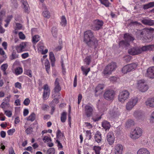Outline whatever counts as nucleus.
Masks as SVG:
<instances>
[{"instance_id": "obj_15", "label": "nucleus", "mask_w": 154, "mask_h": 154, "mask_svg": "<svg viewBox=\"0 0 154 154\" xmlns=\"http://www.w3.org/2000/svg\"><path fill=\"white\" fill-rule=\"evenodd\" d=\"M148 30L147 29H144L140 31L139 32L141 35L140 36L141 37H143L146 40H147L146 38H147V39H149L148 41H150L152 40V38L149 37L150 38L149 39L148 37H146L147 34H148Z\"/></svg>"}, {"instance_id": "obj_33", "label": "nucleus", "mask_w": 154, "mask_h": 154, "mask_svg": "<svg viewBox=\"0 0 154 154\" xmlns=\"http://www.w3.org/2000/svg\"><path fill=\"white\" fill-rule=\"evenodd\" d=\"M101 3L104 5L106 7H108L109 6L110 3L108 0H99Z\"/></svg>"}, {"instance_id": "obj_40", "label": "nucleus", "mask_w": 154, "mask_h": 154, "mask_svg": "<svg viewBox=\"0 0 154 154\" xmlns=\"http://www.w3.org/2000/svg\"><path fill=\"white\" fill-rule=\"evenodd\" d=\"M18 55L17 54L16 52L14 51H13L12 55L11 56V60H12L18 58Z\"/></svg>"}, {"instance_id": "obj_14", "label": "nucleus", "mask_w": 154, "mask_h": 154, "mask_svg": "<svg viewBox=\"0 0 154 154\" xmlns=\"http://www.w3.org/2000/svg\"><path fill=\"white\" fill-rule=\"evenodd\" d=\"M141 22L144 25L149 26L154 25V20L148 17L143 18L141 20Z\"/></svg>"}, {"instance_id": "obj_26", "label": "nucleus", "mask_w": 154, "mask_h": 154, "mask_svg": "<svg viewBox=\"0 0 154 154\" xmlns=\"http://www.w3.org/2000/svg\"><path fill=\"white\" fill-rule=\"evenodd\" d=\"M104 88V85L103 84H99L96 87L95 90V93H96L99 92V94L101 93V90L103 89Z\"/></svg>"}, {"instance_id": "obj_38", "label": "nucleus", "mask_w": 154, "mask_h": 154, "mask_svg": "<svg viewBox=\"0 0 154 154\" xmlns=\"http://www.w3.org/2000/svg\"><path fill=\"white\" fill-rule=\"evenodd\" d=\"M60 23L62 26H65L66 25V20L65 16H63L62 17Z\"/></svg>"}, {"instance_id": "obj_42", "label": "nucleus", "mask_w": 154, "mask_h": 154, "mask_svg": "<svg viewBox=\"0 0 154 154\" xmlns=\"http://www.w3.org/2000/svg\"><path fill=\"white\" fill-rule=\"evenodd\" d=\"M50 59L52 62H54L55 61V57L54 55L52 52H50L49 53Z\"/></svg>"}, {"instance_id": "obj_36", "label": "nucleus", "mask_w": 154, "mask_h": 154, "mask_svg": "<svg viewBox=\"0 0 154 154\" xmlns=\"http://www.w3.org/2000/svg\"><path fill=\"white\" fill-rule=\"evenodd\" d=\"M43 16L49 19L50 17V12L47 11H44L42 13Z\"/></svg>"}, {"instance_id": "obj_30", "label": "nucleus", "mask_w": 154, "mask_h": 154, "mask_svg": "<svg viewBox=\"0 0 154 154\" xmlns=\"http://www.w3.org/2000/svg\"><path fill=\"white\" fill-rule=\"evenodd\" d=\"M51 31L53 36L55 38H57V28L56 27H53L51 29Z\"/></svg>"}, {"instance_id": "obj_32", "label": "nucleus", "mask_w": 154, "mask_h": 154, "mask_svg": "<svg viewBox=\"0 0 154 154\" xmlns=\"http://www.w3.org/2000/svg\"><path fill=\"white\" fill-rule=\"evenodd\" d=\"M153 6H154V2H152L149 3L148 4L144 5L143 8L144 9H146Z\"/></svg>"}, {"instance_id": "obj_6", "label": "nucleus", "mask_w": 154, "mask_h": 154, "mask_svg": "<svg viewBox=\"0 0 154 154\" xmlns=\"http://www.w3.org/2000/svg\"><path fill=\"white\" fill-rule=\"evenodd\" d=\"M129 94H130L127 90H124L120 92L118 97L119 101L122 103H124L128 98Z\"/></svg>"}, {"instance_id": "obj_4", "label": "nucleus", "mask_w": 154, "mask_h": 154, "mask_svg": "<svg viewBox=\"0 0 154 154\" xmlns=\"http://www.w3.org/2000/svg\"><path fill=\"white\" fill-rule=\"evenodd\" d=\"M117 65L116 63L111 62L104 69L103 71V73L104 76L107 77L109 75L111 74L112 72L115 70Z\"/></svg>"}, {"instance_id": "obj_37", "label": "nucleus", "mask_w": 154, "mask_h": 154, "mask_svg": "<svg viewBox=\"0 0 154 154\" xmlns=\"http://www.w3.org/2000/svg\"><path fill=\"white\" fill-rule=\"evenodd\" d=\"M35 115L34 113H32L27 118V120L31 122L34 121L35 119Z\"/></svg>"}, {"instance_id": "obj_11", "label": "nucleus", "mask_w": 154, "mask_h": 154, "mask_svg": "<svg viewBox=\"0 0 154 154\" xmlns=\"http://www.w3.org/2000/svg\"><path fill=\"white\" fill-rule=\"evenodd\" d=\"M137 66V64L135 63L126 65L122 68V72L125 74L131 71L135 68Z\"/></svg>"}, {"instance_id": "obj_22", "label": "nucleus", "mask_w": 154, "mask_h": 154, "mask_svg": "<svg viewBox=\"0 0 154 154\" xmlns=\"http://www.w3.org/2000/svg\"><path fill=\"white\" fill-rule=\"evenodd\" d=\"M102 127L106 131L107 130L109 129L110 127V125L109 123L107 121L104 120L102 123Z\"/></svg>"}, {"instance_id": "obj_49", "label": "nucleus", "mask_w": 154, "mask_h": 154, "mask_svg": "<svg viewBox=\"0 0 154 154\" xmlns=\"http://www.w3.org/2000/svg\"><path fill=\"white\" fill-rule=\"evenodd\" d=\"M14 86L15 88H18L20 89L22 88V85L21 83L17 82L15 83Z\"/></svg>"}, {"instance_id": "obj_24", "label": "nucleus", "mask_w": 154, "mask_h": 154, "mask_svg": "<svg viewBox=\"0 0 154 154\" xmlns=\"http://www.w3.org/2000/svg\"><path fill=\"white\" fill-rule=\"evenodd\" d=\"M137 154H150V153L146 149L143 148L139 149Z\"/></svg>"}, {"instance_id": "obj_35", "label": "nucleus", "mask_w": 154, "mask_h": 154, "mask_svg": "<svg viewBox=\"0 0 154 154\" xmlns=\"http://www.w3.org/2000/svg\"><path fill=\"white\" fill-rule=\"evenodd\" d=\"M23 72V69L20 67H17L15 69V73L17 75L21 74Z\"/></svg>"}, {"instance_id": "obj_63", "label": "nucleus", "mask_w": 154, "mask_h": 154, "mask_svg": "<svg viewBox=\"0 0 154 154\" xmlns=\"http://www.w3.org/2000/svg\"><path fill=\"white\" fill-rule=\"evenodd\" d=\"M16 29H20L22 27V25L19 23H16Z\"/></svg>"}, {"instance_id": "obj_29", "label": "nucleus", "mask_w": 154, "mask_h": 154, "mask_svg": "<svg viewBox=\"0 0 154 154\" xmlns=\"http://www.w3.org/2000/svg\"><path fill=\"white\" fill-rule=\"evenodd\" d=\"M81 69L83 72V74L85 75V76H87L88 72L90 70V68H88L86 69L83 66H81Z\"/></svg>"}, {"instance_id": "obj_3", "label": "nucleus", "mask_w": 154, "mask_h": 154, "mask_svg": "<svg viewBox=\"0 0 154 154\" xmlns=\"http://www.w3.org/2000/svg\"><path fill=\"white\" fill-rule=\"evenodd\" d=\"M124 37L125 40L120 41L119 43V46L123 48L128 46L130 42L134 40V38L131 35L128 33L125 34Z\"/></svg>"}, {"instance_id": "obj_41", "label": "nucleus", "mask_w": 154, "mask_h": 154, "mask_svg": "<svg viewBox=\"0 0 154 154\" xmlns=\"http://www.w3.org/2000/svg\"><path fill=\"white\" fill-rule=\"evenodd\" d=\"M131 58V57L129 55H127L123 57V60H124L126 63H128L130 61Z\"/></svg>"}, {"instance_id": "obj_25", "label": "nucleus", "mask_w": 154, "mask_h": 154, "mask_svg": "<svg viewBox=\"0 0 154 154\" xmlns=\"http://www.w3.org/2000/svg\"><path fill=\"white\" fill-rule=\"evenodd\" d=\"M152 98H149L146 101L145 104L147 106H149L151 107H154V105L153 103Z\"/></svg>"}, {"instance_id": "obj_27", "label": "nucleus", "mask_w": 154, "mask_h": 154, "mask_svg": "<svg viewBox=\"0 0 154 154\" xmlns=\"http://www.w3.org/2000/svg\"><path fill=\"white\" fill-rule=\"evenodd\" d=\"M93 149L94 151L95 154H100V151L101 149V146H94Z\"/></svg>"}, {"instance_id": "obj_58", "label": "nucleus", "mask_w": 154, "mask_h": 154, "mask_svg": "<svg viewBox=\"0 0 154 154\" xmlns=\"http://www.w3.org/2000/svg\"><path fill=\"white\" fill-rule=\"evenodd\" d=\"M77 75H75V76L74 82H73V86L74 87H76L77 86Z\"/></svg>"}, {"instance_id": "obj_39", "label": "nucleus", "mask_w": 154, "mask_h": 154, "mask_svg": "<svg viewBox=\"0 0 154 154\" xmlns=\"http://www.w3.org/2000/svg\"><path fill=\"white\" fill-rule=\"evenodd\" d=\"M44 47L43 43L42 42H39L38 44V51H43Z\"/></svg>"}, {"instance_id": "obj_57", "label": "nucleus", "mask_w": 154, "mask_h": 154, "mask_svg": "<svg viewBox=\"0 0 154 154\" xmlns=\"http://www.w3.org/2000/svg\"><path fill=\"white\" fill-rule=\"evenodd\" d=\"M16 49L18 53H20L23 51L19 45L16 46Z\"/></svg>"}, {"instance_id": "obj_5", "label": "nucleus", "mask_w": 154, "mask_h": 154, "mask_svg": "<svg viewBox=\"0 0 154 154\" xmlns=\"http://www.w3.org/2000/svg\"><path fill=\"white\" fill-rule=\"evenodd\" d=\"M137 88L142 92H145L149 88L148 85L144 80H140L137 81Z\"/></svg>"}, {"instance_id": "obj_2", "label": "nucleus", "mask_w": 154, "mask_h": 154, "mask_svg": "<svg viewBox=\"0 0 154 154\" xmlns=\"http://www.w3.org/2000/svg\"><path fill=\"white\" fill-rule=\"evenodd\" d=\"M154 48V45H146L143 46L141 48L139 47H133L128 49V52L130 54L134 55L141 54L143 51H152Z\"/></svg>"}, {"instance_id": "obj_1", "label": "nucleus", "mask_w": 154, "mask_h": 154, "mask_svg": "<svg viewBox=\"0 0 154 154\" xmlns=\"http://www.w3.org/2000/svg\"><path fill=\"white\" fill-rule=\"evenodd\" d=\"M84 41L88 46L94 49L98 45V41L94 38L93 33L91 30L84 32Z\"/></svg>"}, {"instance_id": "obj_47", "label": "nucleus", "mask_w": 154, "mask_h": 154, "mask_svg": "<svg viewBox=\"0 0 154 154\" xmlns=\"http://www.w3.org/2000/svg\"><path fill=\"white\" fill-rule=\"evenodd\" d=\"M55 151L54 148H50L48 150L47 153L48 154H54Z\"/></svg>"}, {"instance_id": "obj_64", "label": "nucleus", "mask_w": 154, "mask_h": 154, "mask_svg": "<svg viewBox=\"0 0 154 154\" xmlns=\"http://www.w3.org/2000/svg\"><path fill=\"white\" fill-rule=\"evenodd\" d=\"M149 120L150 122L152 123L154 122V115H153L152 113L151 114Z\"/></svg>"}, {"instance_id": "obj_46", "label": "nucleus", "mask_w": 154, "mask_h": 154, "mask_svg": "<svg viewBox=\"0 0 154 154\" xmlns=\"http://www.w3.org/2000/svg\"><path fill=\"white\" fill-rule=\"evenodd\" d=\"M23 5H24V8L25 12H27L28 11V5L27 3L25 2L23 3Z\"/></svg>"}, {"instance_id": "obj_9", "label": "nucleus", "mask_w": 154, "mask_h": 154, "mask_svg": "<svg viewBox=\"0 0 154 154\" xmlns=\"http://www.w3.org/2000/svg\"><path fill=\"white\" fill-rule=\"evenodd\" d=\"M115 95L114 90H106L104 93L103 97L104 98L108 100H113Z\"/></svg>"}, {"instance_id": "obj_21", "label": "nucleus", "mask_w": 154, "mask_h": 154, "mask_svg": "<svg viewBox=\"0 0 154 154\" xmlns=\"http://www.w3.org/2000/svg\"><path fill=\"white\" fill-rule=\"evenodd\" d=\"M59 80L58 78L56 79L55 82V88L54 89L55 92L58 93L60 91L61 89V88L59 85Z\"/></svg>"}, {"instance_id": "obj_7", "label": "nucleus", "mask_w": 154, "mask_h": 154, "mask_svg": "<svg viewBox=\"0 0 154 154\" xmlns=\"http://www.w3.org/2000/svg\"><path fill=\"white\" fill-rule=\"evenodd\" d=\"M142 133L141 129L138 127H137L131 133L130 135V137L132 139H136L140 137Z\"/></svg>"}, {"instance_id": "obj_16", "label": "nucleus", "mask_w": 154, "mask_h": 154, "mask_svg": "<svg viewBox=\"0 0 154 154\" xmlns=\"http://www.w3.org/2000/svg\"><path fill=\"white\" fill-rule=\"evenodd\" d=\"M114 139V136L112 133L109 132L107 135L106 139L110 145H112L113 144Z\"/></svg>"}, {"instance_id": "obj_13", "label": "nucleus", "mask_w": 154, "mask_h": 154, "mask_svg": "<svg viewBox=\"0 0 154 154\" xmlns=\"http://www.w3.org/2000/svg\"><path fill=\"white\" fill-rule=\"evenodd\" d=\"M44 91L43 94L44 100H45L49 97L50 94V90L47 84H45L43 86Z\"/></svg>"}, {"instance_id": "obj_60", "label": "nucleus", "mask_w": 154, "mask_h": 154, "mask_svg": "<svg viewBox=\"0 0 154 154\" xmlns=\"http://www.w3.org/2000/svg\"><path fill=\"white\" fill-rule=\"evenodd\" d=\"M45 65L46 68H50V64L48 60H46L45 63Z\"/></svg>"}, {"instance_id": "obj_62", "label": "nucleus", "mask_w": 154, "mask_h": 154, "mask_svg": "<svg viewBox=\"0 0 154 154\" xmlns=\"http://www.w3.org/2000/svg\"><path fill=\"white\" fill-rule=\"evenodd\" d=\"M13 17L12 15L8 16L5 21L8 23H9Z\"/></svg>"}, {"instance_id": "obj_34", "label": "nucleus", "mask_w": 154, "mask_h": 154, "mask_svg": "<svg viewBox=\"0 0 154 154\" xmlns=\"http://www.w3.org/2000/svg\"><path fill=\"white\" fill-rule=\"evenodd\" d=\"M40 36L38 35H35L33 36L32 38V42L34 44H36L40 40Z\"/></svg>"}, {"instance_id": "obj_53", "label": "nucleus", "mask_w": 154, "mask_h": 154, "mask_svg": "<svg viewBox=\"0 0 154 154\" xmlns=\"http://www.w3.org/2000/svg\"><path fill=\"white\" fill-rule=\"evenodd\" d=\"M30 102V100L28 98H26L23 101V103L25 106H28Z\"/></svg>"}, {"instance_id": "obj_55", "label": "nucleus", "mask_w": 154, "mask_h": 154, "mask_svg": "<svg viewBox=\"0 0 154 154\" xmlns=\"http://www.w3.org/2000/svg\"><path fill=\"white\" fill-rule=\"evenodd\" d=\"M19 38L22 39H24L25 38V35L22 32H19Z\"/></svg>"}, {"instance_id": "obj_59", "label": "nucleus", "mask_w": 154, "mask_h": 154, "mask_svg": "<svg viewBox=\"0 0 154 154\" xmlns=\"http://www.w3.org/2000/svg\"><path fill=\"white\" fill-rule=\"evenodd\" d=\"M49 106L47 105L43 104L42 106V109L44 110H46L48 108Z\"/></svg>"}, {"instance_id": "obj_28", "label": "nucleus", "mask_w": 154, "mask_h": 154, "mask_svg": "<svg viewBox=\"0 0 154 154\" xmlns=\"http://www.w3.org/2000/svg\"><path fill=\"white\" fill-rule=\"evenodd\" d=\"M134 124V121L131 119L128 120L126 123V125L127 128H129L133 126Z\"/></svg>"}, {"instance_id": "obj_20", "label": "nucleus", "mask_w": 154, "mask_h": 154, "mask_svg": "<svg viewBox=\"0 0 154 154\" xmlns=\"http://www.w3.org/2000/svg\"><path fill=\"white\" fill-rule=\"evenodd\" d=\"M101 136V133L99 131H97L94 136L95 141L98 143H100L102 139Z\"/></svg>"}, {"instance_id": "obj_48", "label": "nucleus", "mask_w": 154, "mask_h": 154, "mask_svg": "<svg viewBox=\"0 0 154 154\" xmlns=\"http://www.w3.org/2000/svg\"><path fill=\"white\" fill-rule=\"evenodd\" d=\"M86 136L88 140H90L91 137V131H86Z\"/></svg>"}, {"instance_id": "obj_50", "label": "nucleus", "mask_w": 154, "mask_h": 154, "mask_svg": "<svg viewBox=\"0 0 154 154\" xmlns=\"http://www.w3.org/2000/svg\"><path fill=\"white\" fill-rule=\"evenodd\" d=\"M33 131V128L32 127L28 128L25 131V132L27 134H31Z\"/></svg>"}, {"instance_id": "obj_52", "label": "nucleus", "mask_w": 154, "mask_h": 154, "mask_svg": "<svg viewBox=\"0 0 154 154\" xmlns=\"http://www.w3.org/2000/svg\"><path fill=\"white\" fill-rule=\"evenodd\" d=\"M25 74L30 77H32V72L29 70H26L24 72Z\"/></svg>"}, {"instance_id": "obj_18", "label": "nucleus", "mask_w": 154, "mask_h": 154, "mask_svg": "<svg viewBox=\"0 0 154 154\" xmlns=\"http://www.w3.org/2000/svg\"><path fill=\"white\" fill-rule=\"evenodd\" d=\"M109 114L112 117L115 118L118 116L120 113L117 108L115 107L113 109L110 111Z\"/></svg>"}, {"instance_id": "obj_12", "label": "nucleus", "mask_w": 154, "mask_h": 154, "mask_svg": "<svg viewBox=\"0 0 154 154\" xmlns=\"http://www.w3.org/2000/svg\"><path fill=\"white\" fill-rule=\"evenodd\" d=\"M93 110V107L92 105L88 103L85 106V113L87 117H90L92 115Z\"/></svg>"}, {"instance_id": "obj_31", "label": "nucleus", "mask_w": 154, "mask_h": 154, "mask_svg": "<svg viewBox=\"0 0 154 154\" xmlns=\"http://www.w3.org/2000/svg\"><path fill=\"white\" fill-rule=\"evenodd\" d=\"M66 119V113L65 112H63L61 114L60 117L61 121L62 122H65Z\"/></svg>"}, {"instance_id": "obj_51", "label": "nucleus", "mask_w": 154, "mask_h": 154, "mask_svg": "<svg viewBox=\"0 0 154 154\" xmlns=\"http://www.w3.org/2000/svg\"><path fill=\"white\" fill-rule=\"evenodd\" d=\"M19 45L21 48L22 49L23 51H24V49L25 48L26 46V42H22L20 43Z\"/></svg>"}, {"instance_id": "obj_56", "label": "nucleus", "mask_w": 154, "mask_h": 154, "mask_svg": "<svg viewBox=\"0 0 154 154\" xmlns=\"http://www.w3.org/2000/svg\"><path fill=\"white\" fill-rule=\"evenodd\" d=\"M15 131L14 129H10L7 131V133L8 135H12Z\"/></svg>"}, {"instance_id": "obj_19", "label": "nucleus", "mask_w": 154, "mask_h": 154, "mask_svg": "<svg viewBox=\"0 0 154 154\" xmlns=\"http://www.w3.org/2000/svg\"><path fill=\"white\" fill-rule=\"evenodd\" d=\"M123 148L122 146L120 144H117L115 148V154H122Z\"/></svg>"}, {"instance_id": "obj_61", "label": "nucleus", "mask_w": 154, "mask_h": 154, "mask_svg": "<svg viewBox=\"0 0 154 154\" xmlns=\"http://www.w3.org/2000/svg\"><path fill=\"white\" fill-rule=\"evenodd\" d=\"M82 96L81 94H79L78 97V104H79L80 102L81 101L82 99Z\"/></svg>"}, {"instance_id": "obj_54", "label": "nucleus", "mask_w": 154, "mask_h": 154, "mask_svg": "<svg viewBox=\"0 0 154 154\" xmlns=\"http://www.w3.org/2000/svg\"><path fill=\"white\" fill-rule=\"evenodd\" d=\"M5 113L7 116L9 117H11L12 115L11 112L10 111L5 110Z\"/></svg>"}, {"instance_id": "obj_8", "label": "nucleus", "mask_w": 154, "mask_h": 154, "mask_svg": "<svg viewBox=\"0 0 154 154\" xmlns=\"http://www.w3.org/2000/svg\"><path fill=\"white\" fill-rule=\"evenodd\" d=\"M103 22L102 20L98 19L94 20L91 26V29L94 31H97L101 29L103 25Z\"/></svg>"}, {"instance_id": "obj_44", "label": "nucleus", "mask_w": 154, "mask_h": 154, "mask_svg": "<svg viewBox=\"0 0 154 154\" xmlns=\"http://www.w3.org/2000/svg\"><path fill=\"white\" fill-rule=\"evenodd\" d=\"M59 102V99L55 98L54 99L52 102L50 103V105H51L55 106V104H57Z\"/></svg>"}, {"instance_id": "obj_17", "label": "nucleus", "mask_w": 154, "mask_h": 154, "mask_svg": "<svg viewBox=\"0 0 154 154\" xmlns=\"http://www.w3.org/2000/svg\"><path fill=\"white\" fill-rule=\"evenodd\" d=\"M146 75L150 78H154V66L149 67L147 69Z\"/></svg>"}, {"instance_id": "obj_43", "label": "nucleus", "mask_w": 154, "mask_h": 154, "mask_svg": "<svg viewBox=\"0 0 154 154\" xmlns=\"http://www.w3.org/2000/svg\"><path fill=\"white\" fill-rule=\"evenodd\" d=\"M8 66L7 63L3 64L1 66L0 69L3 71H6Z\"/></svg>"}, {"instance_id": "obj_10", "label": "nucleus", "mask_w": 154, "mask_h": 154, "mask_svg": "<svg viewBox=\"0 0 154 154\" xmlns=\"http://www.w3.org/2000/svg\"><path fill=\"white\" fill-rule=\"evenodd\" d=\"M138 100V98L136 97H134L131 99L128 102L126 106V109L127 110H131L136 104Z\"/></svg>"}, {"instance_id": "obj_45", "label": "nucleus", "mask_w": 154, "mask_h": 154, "mask_svg": "<svg viewBox=\"0 0 154 154\" xmlns=\"http://www.w3.org/2000/svg\"><path fill=\"white\" fill-rule=\"evenodd\" d=\"M43 140L45 143L49 141L50 142L52 141L51 138L48 136H45L43 139Z\"/></svg>"}, {"instance_id": "obj_23", "label": "nucleus", "mask_w": 154, "mask_h": 154, "mask_svg": "<svg viewBox=\"0 0 154 154\" xmlns=\"http://www.w3.org/2000/svg\"><path fill=\"white\" fill-rule=\"evenodd\" d=\"M92 56L91 55L87 56L84 60V63L87 65H89L91 62Z\"/></svg>"}]
</instances>
